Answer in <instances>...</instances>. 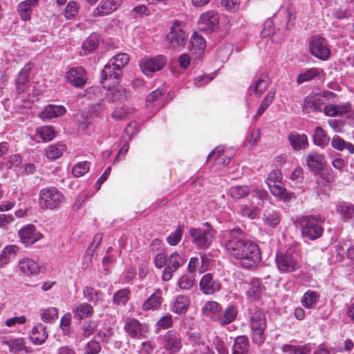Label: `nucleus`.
I'll return each instance as SVG.
<instances>
[{
    "label": "nucleus",
    "mask_w": 354,
    "mask_h": 354,
    "mask_svg": "<svg viewBox=\"0 0 354 354\" xmlns=\"http://www.w3.org/2000/svg\"><path fill=\"white\" fill-rule=\"evenodd\" d=\"M225 249L230 257L240 260L242 266L247 268L253 267L261 259L258 245L244 239L239 230H234L230 232L225 243Z\"/></svg>",
    "instance_id": "nucleus-1"
},
{
    "label": "nucleus",
    "mask_w": 354,
    "mask_h": 354,
    "mask_svg": "<svg viewBox=\"0 0 354 354\" xmlns=\"http://www.w3.org/2000/svg\"><path fill=\"white\" fill-rule=\"evenodd\" d=\"M250 328L252 330V341L261 344L266 339L264 331L266 328V314L259 308L251 309Z\"/></svg>",
    "instance_id": "nucleus-2"
},
{
    "label": "nucleus",
    "mask_w": 354,
    "mask_h": 354,
    "mask_svg": "<svg viewBox=\"0 0 354 354\" xmlns=\"http://www.w3.org/2000/svg\"><path fill=\"white\" fill-rule=\"evenodd\" d=\"M301 234L310 240L320 237L323 233V220L313 216H302L298 221Z\"/></svg>",
    "instance_id": "nucleus-3"
},
{
    "label": "nucleus",
    "mask_w": 354,
    "mask_h": 354,
    "mask_svg": "<svg viewBox=\"0 0 354 354\" xmlns=\"http://www.w3.org/2000/svg\"><path fill=\"white\" fill-rule=\"evenodd\" d=\"M64 199V195L55 187L44 188L39 193V205L43 209H57L63 203Z\"/></svg>",
    "instance_id": "nucleus-4"
},
{
    "label": "nucleus",
    "mask_w": 354,
    "mask_h": 354,
    "mask_svg": "<svg viewBox=\"0 0 354 354\" xmlns=\"http://www.w3.org/2000/svg\"><path fill=\"white\" fill-rule=\"evenodd\" d=\"M166 57L158 55L154 57H145L140 60L139 65L142 72L147 76L162 70L167 64Z\"/></svg>",
    "instance_id": "nucleus-5"
},
{
    "label": "nucleus",
    "mask_w": 354,
    "mask_h": 354,
    "mask_svg": "<svg viewBox=\"0 0 354 354\" xmlns=\"http://www.w3.org/2000/svg\"><path fill=\"white\" fill-rule=\"evenodd\" d=\"M122 75V72L120 69L108 62L102 71L101 83L102 86L107 90H111L112 88L119 84Z\"/></svg>",
    "instance_id": "nucleus-6"
},
{
    "label": "nucleus",
    "mask_w": 354,
    "mask_h": 354,
    "mask_svg": "<svg viewBox=\"0 0 354 354\" xmlns=\"http://www.w3.org/2000/svg\"><path fill=\"white\" fill-rule=\"evenodd\" d=\"M189 234L192 242L199 248H208L213 239L214 231L210 228H191Z\"/></svg>",
    "instance_id": "nucleus-7"
},
{
    "label": "nucleus",
    "mask_w": 354,
    "mask_h": 354,
    "mask_svg": "<svg viewBox=\"0 0 354 354\" xmlns=\"http://www.w3.org/2000/svg\"><path fill=\"white\" fill-rule=\"evenodd\" d=\"M187 37V35L182 28V23L178 20H174L167 35L168 41L174 48H181L185 46Z\"/></svg>",
    "instance_id": "nucleus-8"
},
{
    "label": "nucleus",
    "mask_w": 354,
    "mask_h": 354,
    "mask_svg": "<svg viewBox=\"0 0 354 354\" xmlns=\"http://www.w3.org/2000/svg\"><path fill=\"white\" fill-rule=\"evenodd\" d=\"M275 261L278 269L281 272H291L298 270L299 268L297 260L292 254L277 252Z\"/></svg>",
    "instance_id": "nucleus-9"
},
{
    "label": "nucleus",
    "mask_w": 354,
    "mask_h": 354,
    "mask_svg": "<svg viewBox=\"0 0 354 354\" xmlns=\"http://www.w3.org/2000/svg\"><path fill=\"white\" fill-rule=\"evenodd\" d=\"M310 53L322 59L326 60L330 54V50L327 46L326 40L322 37H315L310 41Z\"/></svg>",
    "instance_id": "nucleus-10"
},
{
    "label": "nucleus",
    "mask_w": 354,
    "mask_h": 354,
    "mask_svg": "<svg viewBox=\"0 0 354 354\" xmlns=\"http://www.w3.org/2000/svg\"><path fill=\"white\" fill-rule=\"evenodd\" d=\"M324 106V101L322 96L315 93H310L306 96L302 104V110L306 113L322 112Z\"/></svg>",
    "instance_id": "nucleus-11"
},
{
    "label": "nucleus",
    "mask_w": 354,
    "mask_h": 354,
    "mask_svg": "<svg viewBox=\"0 0 354 354\" xmlns=\"http://www.w3.org/2000/svg\"><path fill=\"white\" fill-rule=\"evenodd\" d=\"M184 261L177 252H173L169 259H167V264L162 272V280L169 281L175 272L182 265Z\"/></svg>",
    "instance_id": "nucleus-12"
},
{
    "label": "nucleus",
    "mask_w": 354,
    "mask_h": 354,
    "mask_svg": "<svg viewBox=\"0 0 354 354\" xmlns=\"http://www.w3.org/2000/svg\"><path fill=\"white\" fill-rule=\"evenodd\" d=\"M202 28L207 31H214L218 28L219 15L213 10L206 11L200 16Z\"/></svg>",
    "instance_id": "nucleus-13"
},
{
    "label": "nucleus",
    "mask_w": 354,
    "mask_h": 354,
    "mask_svg": "<svg viewBox=\"0 0 354 354\" xmlns=\"http://www.w3.org/2000/svg\"><path fill=\"white\" fill-rule=\"evenodd\" d=\"M200 290L205 295H212L220 290L221 285L220 281L214 276L207 273L203 276L199 283Z\"/></svg>",
    "instance_id": "nucleus-14"
},
{
    "label": "nucleus",
    "mask_w": 354,
    "mask_h": 354,
    "mask_svg": "<svg viewBox=\"0 0 354 354\" xmlns=\"http://www.w3.org/2000/svg\"><path fill=\"white\" fill-rule=\"evenodd\" d=\"M19 236L25 245H28L39 240L42 235L36 232L35 227L29 224L19 231Z\"/></svg>",
    "instance_id": "nucleus-15"
},
{
    "label": "nucleus",
    "mask_w": 354,
    "mask_h": 354,
    "mask_svg": "<svg viewBox=\"0 0 354 354\" xmlns=\"http://www.w3.org/2000/svg\"><path fill=\"white\" fill-rule=\"evenodd\" d=\"M122 3L121 0H102L98 6L93 10V17H102L109 15L115 11Z\"/></svg>",
    "instance_id": "nucleus-16"
},
{
    "label": "nucleus",
    "mask_w": 354,
    "mask_h": 354,
    "mask_svg": "<svg viewBox=\"0 0 354 354\" xmlns=\"http://www.w3.org/2000/svg\"><path fill=\"white\" fill-rule=\"evenodd\" d=\"M67 81L76 87L82 86L86 81V71L82 67L71 68L66 74Z\"/></svg>",
    "instance_id": "nucleus-17"
},
{
    "label": "nucleus",
    "mask_w": 354,
    "mask_h": 354,
    "mask_svg": "<svg viewBox=\"0 0 354 354\" xmlns=\"http://www.w3.org/2000/svg\"><path fill=\"white\" fill-rule=\"evenodd\" d=\"M124 330L132 337L140 338L146 332L145 327L137 319L128 317L125 320Z\"/></svg>",
    "instance_id": "nucleus-18"
},
{
    "label": "nucleus",
    "mask_w": 354,
    "mask_h": 354,
    "mask_svg": "<svg viewBox=\"0 0 354 354\" xmlns=\"http://www.w3.org/2000/svg\"><path fill=\"white\" fill-rule=\"evenodd\" d=\"M20 271L26 276L37 275L40 272L39 264L30 258H23L19 261Z\"/></svg>",
    "instance_id": "nucleus-19"
},
{
    "label": "nucleus",
    "mask_w": 354,
    "mask_h": 354,
    "mask_svg": "<svg viewBox=\"0 0 354 354\" xmlns=\"http://www.w3.org/2000/svg\"><path fill=\"white\" fill-rule=\"evenodd\" d=\"M221 311V306L214 301H206L201 308V313L203 316L217 322Z\"/></svg>",
    "instance_id": "nucleus-20"
},
{
    "label": "nucleus",
    "mask_w": 354,
    "mask_h": 354,
    "mask_svg": "<svg viewBox=\"0 0 354 354\" xmlns=\"http://www.w3.org/2000/svg\"><path fill=\"white\" fill-rule=\"evenodd\" d=\"M32 68L31 63H28L20 71L15 80L16 89L19 93L24 92L29 82V74Z\"/></svg>",
    "instance_id": "nucleus-21"
},
{
    "label": "nucleus",
    "mask_w": 354,
    "mask_h": 354,
    "mask_svg": "<svg viewBox=\"0 0 354 354\" xmlns=\"http://www.w3.org/2000/svg\"><path fill=\"white\" fill-rule=\"evenodd\" d=\"M288 140L295 151L305 149L308 146V138L305 134L292 132L288 136Z\"/></svg>",
    "instance_id": "nucleus-22"
},
{
    "label": "nucleus",
    "mask_w": 354,
    "mask_h": 354,
    "mask_svg": "<svg viewBox=\"0 0 354 354\" xmlns=\"http://www.w3.org/2000/svg\"><path fill=\"white\" fill-rule=\"evenodd\" d=\"M182 346L180 337L174 333L168 332L165 336V348L173 353L179 351Z\"/></svg>",
    "instance_id": "nucleus-23"
},
{
    "label": "nucleus",
    "mask_w": 354,
    "mask_h": 354,
    "mask_svg": "<svg viewBox=\"0 0 354 354\" xmlns=\"http://www.w3.org/2000/svg\"><path fill=\"white\" fill-rule=\"evenodd\" d=\"M48 333L46 330V326L39 323L36 324L32 329L30 334V339L33 344L41 345L45 342L48 338Z\"/></svg>",
    "instance_id": "nucleus-24"
},
{
    "label": "nucleus",
    "mask_w": 354,
    "mask_h": 354,
    "mask_svg": "<svg viewBox=\"0 0 354 354\" xmlns=\"http://www.w3.org/2000/svg\"><path fill=\"white\" fill-rule=\"evenodd\" d=\"M306 165L313 171L322 169L324 165V158L322 154L316 152L310 153L306 158Z\"/></svg>",
    "instance_id": "nucleus-25"
},
{
    "label": "nucleus",
    "mask_w": 354,
    "mask_h": 354,
    "mask_svg": "<svg viewBox=\"0 0 354 354\" xmlns=\"http://www.w3.org/2000/svg\"><path fill=\"white\" fill-rule=\"evenodd\" d=\"M162 291L157 289L153 294H152L142 305L143 310H155L158 309L162 303Z\"/></svg>",
    "instance_id": "nucleus-26"
},
{
    "label": "nucleus",
    "mask_w": 354,
    "mask_h": 354,
    "mask_svg": "<svg viewBox=\"0 0 354 354\" xmlns=\"http://www.w3.org/2000/svg\"><path fill=\"white\" fill-rule=\"evenodd\" d=\"M66 109L63 106L54 104L47 105L39 114V117L44 120H50L63 115Z\"/></svg>",
    "instance_id": "nucleus-27"
},
{
    "label": "nucleus",
    "mask_w": 354,
    "mask_h": 354,
    "mask_svg": "<svg viewBox=\"0 0 354 354\" xmlns=\"http://www.w3.org/2000/svg\"><path fill=\"white\" fill-rule=\"evenodd\" d=\"M250 344L246 336L241 335L236 337L232 347V354H248Z\"/></svg>",
    "instance_id": "nucleus-28"
},
{
    "label": "nucleus",
    "mask_w": 354,
    "mask_h": 354,
    "mask_svg": "<svg viewBox=\"0 0 354 354\" xmlns=\"http://www.w3.org/2000/svg\"><path fill=\"white\" fill-rule=\"evenodd\" d=\"M313 141L315 145L324 148L328 145L330 138L321 127H317L313 133Z\"/></svg>",
    "instance_id": "nucleus-29"
},
{
    "label": "nucleus",
    "mask_w": 354,
    "mask_h": 354,
    "mask_svg": "<svg viewBox=\"0 0 354 354\" xmlns=\"http://www.w3.org/2000/svg\"><path fill=\"white\" fill-rule=\"evenodd\" d=\"M37 3V0H26L19 4L17 10L24 21L30 19L32 8L35 6Z\"/></svg>",
    "instance_id": "nucleus-30"
},
{
    "label": "nucleus",
    "mask_w": 354,
    "mask_h": 354,
    "mask_svg": "<svg viewBox=\"0 0 354 354\" xmlns=\"http://www.w3.org/2000/svg\"><path fill=\"white\" fill-rule=\"evenodd\" d=\"M100 41V36L96 33H93L88 37L82 45V50L85 52L84 54H89L95 50L98 47Z\"/></svg>",
    "instance_id": "nucleus-31"
},
{
    "label": "nucleus",
    "mask_w": 354,
    "mask_h": 354,
    "mask_svg": "<svg viewBox=\"0 0 354 354\" xmlns=\"http://www.w3.org/2000/svg\"><path fill=\"white\" fill-rule=\"evenodd\" d=\"M228 192L233 200L238 201L248 196L250 192V188L247 185L232 186Z\"/></svg>",
    "instance_id": "nucleus-32"
},
{
    "label": "nucleus",
    "mask_w": 354,
    "mask_h": 354,
    "mask_svg": "<svg viewBox=\"0 0 354 354\" xmlns=\"http://www.w3.org/2000/svg\"><path fill=\"white\" fill-rule=\"evenodd\" d=\"M237 308L234 306L227 307L224 313H221L218 322L221 325H225L233 322L237 315Z\"/></svg>",
    "instance_id": "nucleus-33"
},
{
    "label": "nucleus",
    "mask_w": 354,
    "mask_h": 354,
    "mask_svg": "<svg viewBox=\"0 0 354 354\" xmlns=\"http://www.w3.org/2000/svg\"><path fill=\"white\" fill-rule=\"evenodd\" d=\"M66 146L62 143H56L49 145L45 150V153L48 159L55 160L61 157L66 150Z\"/></svg>",
    "instance_id": "nucleus-34"
},
{
    "label": "nucleus",
    "mask_w": 354,
    "mask_h": 354,
    "mask_svg": "<svg viewBox=\"0 0 354 354\" xmlns=\"http://www.w3.org/2000/svg\"><path fill=\"white\" fill-rule=\"evenodd\" d=\"M73 313L75 318L81 320L84 317L92 315L93 309L90 304L82 303L74 308Z\"/></svg>",
    "instance_id": "nucleus-35"
},
{
    "label": "nucleus",
    "mask_w": 354,
    "mask_h": 354,
    "mask_svg": "<svg viewBox=\"0 0 354 354\" xmlns=\"http://www.w3.org/2000/svg\"><path fill=\"white\" fill-rule=\"evenodd\" d=\"M331 146L333 148L338 151H342L344 149H347L350 153H354V145L351 142L344 141L338 136H335L333 137L331 140Z\"/></svg>",
    "instance_id": "nucleus-36"
},
{
    "label": "nucleus",
    "mask_w": 354,
    "mask_h": 354,
    "mask_svg": "<svg viewBox=\"0 0 354 354\" xmlns=\"http://www.w3.org/2000/svg\"><path fill=\"white\" fill-rule=\"evenodd\" d=\"M270 83V80L267 74H261L258 80H255L253 90L257 95H261L266 91Z\"/></svg>",
    "instance_id": "nucleus-37"
},
{
    "label": "nucleus",
    "mask_w": 354,
    "mask_h": 354,
    "mask_svg": "<svg viewBox=\"0 0 354 354\" xmlns=\"http://www.w3.org/2000/svg\"><path fill=\"white\" fill-rule=\"evenodd\" d=\"M18 248L14 245L6 246L0 253V265L4 266L10 261V260L15 257Z\"/></svg>",
    "instance_id": "nucleus-38"
},
{
    "label": "nucleus",
    "mask_w": 354,
    "mask_h": 354,
    "mask_svg": "<svg viewBox=\"0 0 354 354\" xmlns=\"http://www.w3.org/2000/svg\"><path fill=\"white\" fill-rule=\"evenodd\" d=\"M321 73H323V70L318 68H311L307 71L301 73L297 78V83L301 84L305 82L310 81L315 77L319 76Z\"/></svg>",
    "instance_id": "nucleus-39"
},
{
    "label": "nucleus",
    "mask_w": 354,
    "mask_h": 354,
    "mask_svg": "<svg viewBox=\"0 0 354 354\" xmlns=\"http://www.w3.org/2000/svg\"><path fill=\"white\" fill-rule=\"evenodd\" d=\"M280 217L274 210H266L263 214V221L265 225L274 228L280 223Z\"/></svg>",
    "instance_id": "nucleus-40"
},
{
    "label": "nucleus",
    "mask_w": 354,
    "mask_h": 354,
    "mask_svg": "<svg viewBox=\"0 0 354 354\" xmlns=\"http://www.w3.org/2000/svg\"><path fill=\"white\" fill-rule=\"evenodd\" d=\"M189 305V298L186 296L179 295L174 301L173 311L178 314H184L186 313Z\"/></svg>",
    "instance_id": "nucleus-41"
},
{
    "label": "nucleus",
    "mask_w": 354,
    "mask_h": 354,
    "mask_svg": "<svg viewBox=\"0 0 354 354\" xmlns=\"http://www.w3.org/2000/svg\"><path fill=\"white\" fill-rule=\"evenodd\" d=\"M187 339L189 343L192 346L193 349H203V346H209L205 344V340L198 332H188Z\"/></svg>",
    "instance_id": "nucleus-42"
},
{
    "label": "nucleus",
    "mask_w": 354,
    "mask_h": 354,
    "mask_svg": "<svg viewBox=\"0 0 354 354\" xmlns=\"http://www.w3.org/2000/svg\"><path fill=\"white\" fill-rule=\"evenodd\" d=\"M268 186L274 196H279L284 200H288L291 198V194L288 193L283 187L281 182L268 184Z\"/></svg>",
    "instance_id": "nucleus-43"
},
{
    "label": "nucleus",
    "mask_w": 354,
    "mask_h": 354,
    "mask_svg": "<svg viewBox=\"0 0 354 354\" xmlns=\"http://www.w3.org/2000/svg\"><path fill=\"white\" fill-rule=\"evenodd\" d=\"M84 297L89 301L97 304L102 301V293L92 287L86 286L83 289Z\"/></svg>",
    "instance_id": "nucleus-44"
},
{
    "label": "nucleus",
    "mask_w": 354,
    "mask_h": 354,
    "mask_svg": "<svg viewBox=\"0 0 354 354\" xmlns=\"http://www.w3.org/2000/svg\"><path fill=\"white\" fill-rule=\"evenodd\" d=\"M337 212L344 218L349 219L354 215V205L342 202L337 205Z\"/></svg>",
    "instance_id": "nucleus-45"
},
{
    "label": "nucleus",
    "mask_w": 354,
    "mask_h": 354,
    "mask_svg": "<svg viewBox=\"0 0 354 354\" xmlns=\"http://www.w3.org/2000/svg\"><path fill=\"white\" fill-rule=\"evenodd\" d=\"M129 57L127 53H119L112 57L109 62L122 72L123 68L129 63Z\"/></svg>",
    "instance_id": "nucleus-46"
},
{
    "label": "nucleus",
    "mask_w": 354,
    "mask_h": 354,
    "mask_svg": "<svg viewBox=\"0 0 354 354\" xmlns=\"http://www.w3.org/2000/svg\"><path fill=\"white\" fill-rule=\"evenodd\" d=\"M319 298V295L315 291L308 290L305 292L302 299L301 304L306 308H310L315 305Z\"/></svg>",
    "instance_id": "nucleus-47"
},
{
    "label": "nucleus",
    "mask_w": 354,
    "mask_h": 354,
    "mask_svg": "<svg viewBox=\"0 0 354 354\" xmlns=\"http://www.w3.org/2000/svg\"><path fill=\"white\" fill-rule=\"evenodd\" d=\"M190 44L192 45V50L198 53L203 51L206 45L205 39L196 32H194L192 35L190 39Z\"/></svg>",
    "instance_id": "nucleus-48"
},
{
    "label": "nucleus",
    "mask_w": 354,
    "mask_h": 354,
    "mask_svg": "<svg viewBox=\"0 0 354 354\" xmlns=\"http://www.w3.org/2000/svg\"><path fill=\"white\" fill-rule=\"evenodd\" d=\"M238 212L242 216H245L250 219H254L257 217L259 211L257 207H250L247 205H241L239 207Z\"/></svg>",
    "instance_id": "nucleus-49"
},
{
    "label": "nucleus",
    "mask_w": 354,
    "mask_h": 354,
    "mask_svg": "<svg viewBox=\"0 0 354 354\" xmlns=\"http://www.w3.org/2000/svg\"><path fill=\"white\" fill-rule=\"evenodd\" d=\"M37 132L44 142L50 141L55 137V131L50 126L41 127L37 129Z\"/></svg>",
    "instance_id": "nucleus-50"
},
{
    "label": "nucleus",
    "mask_w": 354,
    "mask_h": 354,
    "mask_svg": "<svg viewBox=\"0 0 354 354\" xmlns=\"http://www.w3.org/2000/svg\"><path fill=\"white\" fill-rule=\"evenodd\" d=\"M3 344H5L9 346V350L12 353L21 351L25 348L24 339L22 338H17V339H10V340H7V341H3Z\"/></svg>",
    "instance_id": "nucleus-51"
},
{
    "label": "nucleus",
    "mask_w": 354,
    "mask_h": 354,
    "mask_svg": "<svg viewBox=\"0 0 354 354\" xmlns=\"http://www.w3.org/2000/svg\"><path fill=\"white\" fill-rule=\"evenodd\" d=\"M130 291L128 289H122L113 295V301L118 305H125L129 299Z\"/></svg>",
    "instance_id": "nucleus-52"
},
{
    "label": "nucleus",
    "mask_w": 354,
    "mask_h": 354,
    "mask_svg": "<svg viewBox=\"0 0 354 354\" xmlns=\"http://www.w3.org/2000/svg\"><path fill=\"white\" fill-rule=\"evenodd\" d=\"M194 275L185 274L178 280V286L181 290H189L194 284Z\"/></svg>",
    "instance_id": "nucleus-53"
},
{
    "label": "nucleus",
    "mask_w": 354,
    "mask_h": 354,
    "mask_svg": "<svg viewBox=\"0 0 354 354\" xmlns=\"http://www.w3.org/2000/svg\"><path fill=\"white\" fill-rule=\"evenodd\" d=\"M284 351H288L293 354H310V348L308 345H303L299 346L292 345H285L283 347Z\"/></svg>",
    "instance_id": "nucleus-54"
},
{
    "label": "nucleus",
    "mask_w": 354,
    "mask_h": 354,
    "mask_svg": "<svg viewBox=\"0 0 354 354\" xmlns=\"http://www.w3.org/2000/svg\"><path fill=\"white\" fill-rule=\"evenodd\" d=\"M274 91H270L267 93L266 97L263 99L260 107L259 108L256 113V117L260 116L266 111V109L271 104L274 98Z\"/></svg>",
    "instance_id": "nucleus-55"
},
{
    "label": "nucleus",
    "mask_w": 354,
    "mask_h": 354,
    "mask_svg": "<svg viewBox=\"0 0 354 354\" xmlns=\"http://www.w3.org/2000/svg\"><path fill=\"white\" fill-rule=\"evenodd\" d=\"M89 170V166L87 162H80L77 163L73 168L72 173L75 177H81L86 174Z\"/></svg>",
    "instance_id": "nucleus-56"
},
{
    "label": "nucleus",
    "mask_w": 354,
    "mask_h": 354,
    "mask_svg": "<svg viewBox=\"0 0 354 354\" xmlns=\"http://www.w3.org/2000/svg\"><path fill=\"white\" fill-rule=\"evenodd\" d=\"M246 292L249 297L254 299H257L261 294V287L259 281L254 282L249 285Z\"/></svg>",
    "instance_id": "nucleus-57"
},
{
    "label": "nucleus",
    "mask_w": 354,
    "mask_h": 354,
    "mask_svg": "<svg viewBox=\"0 0 354 354\" xmlns=\"http://www.w3.org/2000/svg\"><path fill=\"white\" fill-rule=\"evenodd\" d=\"M57 309L55 307H49L44 310L41 318L44 322H51L57 318Z\"/></svg>",
    "instance_id": "nucleus-58"
},
{
    "label": "nucleus",
    "mask_w": 354,
    "mask_h": 354,
    "mask_svg": "<svg viewBox=\"0 0 354 354\" xmlns=\"http://www.w3.org/2000/svg\"><path fill=\"white\" fill-rule=\"evenodd\" d=\"M221 5L229 12H236L239 9L240 0H221Z\"/></svg>",
    "instance_id": "nucleus-59"
},
{
    "label": "nucleus",
    "mask_w": 354,
    "mask_h": 354,
    "mask_svg": "<svg viewBox=\"0 0 354 354\" xmlns=\"http://www.w3.org/2000/svg\"><path fill=\"white\" fill-rule=\"evenodd\" d=\"M78 10L77 3L75 1H70L65 8L64 16L66 19H72L77 14Z\"/></svg>",
    "instance_id": "nucleus-60"
},
{
    "label": "nucleus",
    "mask_w": 354,
    "mask_h": 354,
    "mask_svg": "<svg viewBox=\"0 0 354 354\" xmlns=\"http://www.w3.org/2000/svg\"><path fill=\"white\" fill-rule=\"evenodd\" d=\"M71 323V315L70 313L65 314L61 319L60 328L64 335L70 334V326Z\"/></svg>",
    "instance_id": "nucleus-61"
},
{
    "label": "nucleus",
    "mask_w": 354,
    "mask_h": 354,
    "mask_svg": "<svg viewBox=\"0 0 354 354\" xmlns=\"http://www.w3.org/2000/svg\"><path fill=\"white\" fill-rule=\"evenodd\" d=\"M97 324L94 321L85 322L82 325L83 335L88 337L91 335L97 329Z\"/></svg>",
    "instance_id": "nucleus-62"
},
{
    "label": "nucleus",
    "mask_w": 354,
    "mask_h": 354,
    "mask_svg": "<svg viewBox=\"0 0 354 354\" xmlns=\"http://www.w3.org/2000/svg\"><path fill=\"white\" fill-rule=\"evenodd\" d=\"M183 228L178 226L174 232L171 233L167 238V242L170 245H176L182 238Z\"/></svg>",
    "instance_id": "nucleus-63"
},
{
    "label": "nucleus",
    "mask_w": 354,
    "mask_h": 354,
    "mask_svg": "<svg viewBox=\"0 0 354 354\" xmlns=\"http://www.w3.org/2000/svg\"><path fill=\"white\" fill-rule=\"evenodd\" d=\"M101 350V346L97 341L88 342L84 347V354H97Z\"/></svg>",
    "instance_id": "nucleus-64"
}]
</instances>
